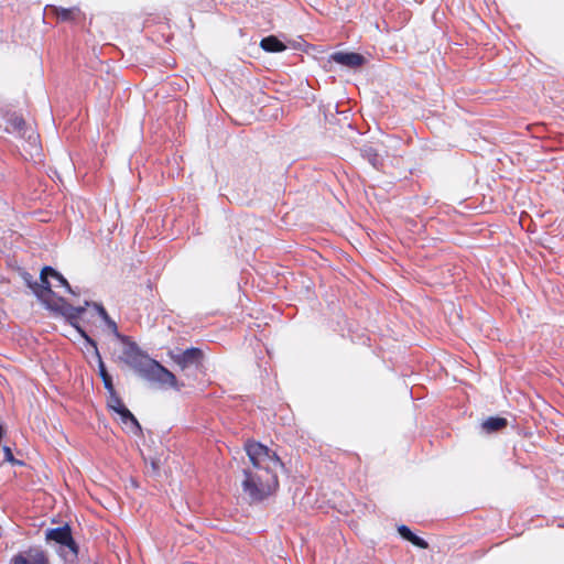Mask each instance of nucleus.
<instances>
[{"mask_svg": "<svg viewBox=\"0 0 564 564\" xmlns=\"http://www.w3.org/2000/svg\"><path fill=\"white\" fill-rule=\"evenodd\" d=\"M245 448L250 466L242 471V491L251 502L262 501L278 488V469L282 463L274 452L260 443L248 442Z\"/></svg>", "mask_w": 564, "mask_h": 564, "instance_id": "nucleus-1", "label": "nucleus"}, {"mask_svg": "<svg viewBox=\"0 0 564 564\" xmlns=\"http://www.w3.org/2000/svg\"><path fill=\"white\" fill-rule=\"evenodd\" d=\"M119 339L123 344L121 360L133 368L145 380L177 389L176 378L170 370L143 354L138 345L128 337L122 336Z\"/></svg>", "mask_w": 564, "mask_h": 564, "instance_id": "nucleus-2", "label": "nucleus"}, {"mask_svg": "<svg viewBox=\"0 0 564 564\" xmlns=\"http://www.w3.org/2000/svg\"><path fill=\"white\" fill-rule=\"evenodd\" d=\"M41 283L35 282L30 285L37 299L51 310H66L70 317H79L85 307L66 306L62 297L55 295L52 288H65L68 293L75 294L67 280L51 267H45L41 271Z\"/></svg>", "mask_w": 564, "mask_h": 564, "instance_id": "nucleus-3", "label": "nucleus"}, {"mask_svg": "<svg viewBox=\"0 0 564 564\" xmlns=\"http://www.w3.org/2000/svg\"><path fill=\"white\" fill-rule=\"evenodd\" d=\"M45 539L68 547L74 554L78 553V546L72 536V531L68 524L48 529L45 532Z\"/></svg>", "mask_w": 564, "mask_h": 564, "instance_id": "nucleus-4", "label": "nucleus"}, {"mask_svg": "<svg viewBox=\"0 0 564 564\" xmlns=\"http://www.w3.org/2000/svg\"><path fill=\"white\" fill-rule=\"evenodd\" d=\"M203 359V351L198 348H188L177 355L173 356V360L185 370L189 367H199Z\"/></svg>", "mask_w": 564, "mask_h": 564, "instance_id": "nucleus-5", "label": "nucleus"}, {"mask_svg": "<svg viewBox=\"0 0 564 564\" xmlns=\"http://www.w3.org/2000/svg\"><path fill=\"white\" fill-rule=\"evenodd\" d=\"M330 58L332 61L350 68L359 67L365 63V57L358 53L336 52L330 56Z\"/></svg>", "mask_w": 564, "mask_h": 564, "instance_id": "nucleus-6", "label": "nucleus"}, {"mask_svg": "<svg viewBox=\"0 0 564 564\" xmlns=\"http://www.w3.org/2000/svg\"><path fill=\"white\" fill-rule=\"evenodd\" d=\"M11 564H48L43 551L30 550L26 555L18 554L11 560Z\"/></svg>", "mask_w": 564, "mask_h": 564, "instance_id": "nucleus-7", "label": "nucleus"}, {"mask_svg": "<svg viewBox=\"0 0 564 564\" xmlns=\"http://www.w3.org/2000/svg\"><path fill=\"white\" fill-rule=\"evenodd\" d=\"M118 420L120 421L122 427L132 434H138L141 431V426L134 415L127 409L120 410L118 413Z\"/></svg>", "mask_w": 564, "mask_h": 564, "instance_id": "nucleus-8", "label": "nucleus"}, {"mask_svg": "<svg viewBox=\"0 0 564 564\" xmlns=\"http://www.w3.org/2000/svg\"><path fill=\"white\" fill-rule=\"evenodd\" d=\"M398 531L403 539L410 541L413 545L421 549H426L429 546L425 540L415 535L406 525H400Z\"/></svg>", "mask_w": 564, "mask_h": 564, "instance_id": "nucleus-9", "label": "nucleus"}, {"mask_svg": "<svg viewBox=\"0 0 564 564\" xmlns=\"http://www.w3.org/2000/svg\"><path fill=\"white\" fill-rule=\"evenodd\" d=\"M6 129L8 132H18L22 137H24L26 133L24 119L17 115H13L9 118Z\"/></svg>", "mask_w": 564, "mask_h": 564, "instance_id": "nucleus-10", "label": "nucleus"}, {"mask_svg": "<svg viewBox=\"0 0 564 564\" xmlns=\"http://www.w3.org/2000/svg\"><path fill=\"white\" fill-rule=\"evenodd\" d=\"M506 425H507V420L503 417H488L481 424L482 429L488 433L499 431L502 427H505Z\"/></svg>", "mask_w": 564, "mask_h": 564, "instance_id": "nucleus-11", "label": "nucleus"}, {"mask_svg": "<svg viewBox=\"0 0 564 564\" xmlns=\"http://www.w3.org/2000/svg\"><path fill=\"white\" fill-rule=\"evenodd\" d=\"M260 45L267 52H281L285 48L284 44L274 36L262 39Z\"/></svg>", "mask_w": 564, "mask_h": 564, "instance_id": "nucleus-12", "label": "nucleus"}, {"mask_svg": "<svg viewBox=\"0 0 564 564\" xmlns=\"http://www.w3.org/2000/svg\"><path fill=\"white\" fill-rule=\"evenodd\" d=\"M53 10L55 11L57 18L62 21L72 20L74 18L75 13L79 11L77 8L64 9V8H56V7H54Z\"/></svg>", "mask_w": 564, "mask_h": 564, "instance_id": "nucleus-13", "label": "nucleus"}, {"mask_svg": "<svg viewBox=\"0 0 564 564\" xmlns=\"http://www.w3.org/2000/svg\"><path fill=\"white\" fill-rule=\"evenodd\" d=\"M99 373H100V377L102 378V381H104V384H105V388L108 390L109 393H112L113 392V384H112V379L111 377L108 375L106 368H105V365L102 364V361H100L99 364Z\"/></svg>", "mask_w": 564, "mask_h": 564, "instance_id": "nucleus-14", "label": "nucleus"}, {"mask_svg": "<svg viewBox=\"0 0 564 564\" xmlns=\"http://www.w3.org/2000/svg\"><path fill=\"white\" fill-rule=\"evenodd\" d=\"M109 408L117 414L120 410L124 409V404L120 400V398L115 393H110V398L108 401Z\"/></svg>", "mask_w": 564, "mask_h": 564, "instance_id": "nucleus-15", "label": "nucleus"}, {"mask_svg": "<svg viewBox=\"0 0 564 564\" xmlns=\"http://www.w3.org/2000/svg\"><path fill=\"white\" fill-rule=\"evenodd\" d=\"M102 321L106 323L110 332L117 337L121 338L123 335H121L118 330V326L113 319L110 318V316L107 314V316H101Z\"/></svg>", "mask_w": 564, "mask_h": 564, "instance_id": "nucleus-16", "label": "nucleus"}, {"mask_svg": "<svg viewBox=\"0 0 564 564\" xmlns=\"http://www.w3.org/2000/svg\"><path fill=\"white\" fill-rule=\"evenodd\" d=\"M365 156L368 158L369 162L372 164V166L378 167L379 159L376 153L372 152L371 149L364 150Z\"/></svg>", "mask_w": 564, "mask_h": 564, "instance_id": "nucleus-17", "label": "nucleus"}, {"mask_svg": "<svg viewBox=\"0 0 564 564\" xmlns=\"http://www.w3.org/2000/svg\"><path fill=\"white\" fill-rule=\"evenodd\" d=\"M3 453L7 462H14L13 454L10 447H3Z\"/></svg>", "mask_w": 564, "mask_h": 564, "instance_id": "nucleus-18", "label": "nucleus"}, {"mask_svg": "<svg viewBox=\"0 0 564 564\" xmlns=\"http://www.w3.org/2000/svg\"><path fill=\"white\" fill-rule=\"evenodd\" d=\"M93 305L96 308V311L98 312L100 317L104 316V315L107 316V312H106L105 307L101 304L94 303Z\"/></svg>", "mask_w": 564, "mask_h": 564, "instance_id": "nucleus-19", "label": "nucleus"}, {"mask_svg": "<svg viewBox=\"0 0 564 564\" xmlns=\"http://www.w3.org/2000/svg\"><path fill=\"white\" fill-rule=\"evenodd\" d=\"M28 139L33 145H36L37 135L33 131L28 135Z\"/></svg>", "mask_w": 564, "mask_h": 564, "instance_id": "nucleus-20", "label": "nucleus"}]
</instances>
